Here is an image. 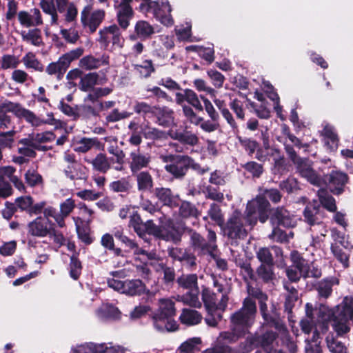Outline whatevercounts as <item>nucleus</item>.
Wrapping results in <instances>:
<instances>
[{"mask_svg": "<svg viewBox=\"0 0 353 353\" xmlns=\"http://www.w3.org/2000/svg\"><path fill=\"white\" fill-rule=\"evenodd\" d=\"M107 64H108V57L105 55L99 59L92 55L85 56L79 61V66L85 70L96 69Z\"/></svg>", "mask_w": 353, "mask_h": 353, "instance_id": "27", "label": "nucleus"}, {"mask_svg": "<svg viewBox=\"0 0 353 353\" xmlns=\"http://www.w3.org/2000/svg\"><path fill=\"white\" fill-rule=\"evenodd\" d=\"M274 265L261 264L256 270V276L257 279L261 280L265 283H268L274 278Z\"/></svg>", "mask_w": 353, "mask_h": 353, "instance_id": "35", "label": "nucleus"}, {"mask_svg": "<svg viewBox=\"0 0 353 353\" xmlns=\"http://www.w3.org/2000/svg\"><path fill=\"white\" fill-rule=\"evenodd\" d=\"M74 201L72 199H67L64 202L60 204L59 221H61L63 228L65 226V219L69 216L74 208Z\"/></svg>", "mask_w": 353, "mask_h": 353, "instance_id": "58", "label": "nucleus"}, {"mask_svg": "<svg viewBox=\"0 0 353 353\" xmlns=\"http://www.w3.org/2000/svg\"><path fill=\"white\" fill-rule=\"evenodd\" d=\"M182 107L183 113L185 117L191 123L196 125H199L203 121V118L198 117L194 111L193 108L189 105L183 103L181 105Z\"/></svg>", "mask_w": 353, "mask_h": 353, "instance_id": "63", "label": "nucleus"}, {"mask_svg": "<svg viewBox=\"0 0 353 353\" xmlns=\"http://www.w3.org/2000/svg\"><path fill=\"white\" fill-rule=\"evenodd\" d=\"M99 318L103 320L117 319L120 316L118 309L112 305H103L97 311Z\"/></svg>", "mask_w": 353, "mask_h": 353, "instance_id": "51", "label": "nucleus"}, {"mask_svg": "<svg viewBox=\"0 0 353 353\" xmlns=\"http://www.w3.org/2000/svg\"><path fill=\"white\" fill-rule=\"evenodd\" d=\"M257 196L263 198L270 203L272 202L274 204H277L281 201L283 194L276 188H263L261 189V192Z\"/></svg>", "mask_w": 353, "mask_h": 353, "instance_id": "45", "label": "nucleus"}, {"mask_svg": "<svg viewBox=\"0 0 353 353\" xmlns=\"http://www.w3.org/2000/svg\"><path fill=\"white\" fill-rule=\"evenodd\" d=\"M241 168L250 174L252 179H259L264 172L263 165L254 161H250L245 164H242Z\"/></svg>", "mask_w": 353, "mask_h": 353, "instance_id": "49", "label": "nucleus"}, {"mask_svg": "<svg viewBox=\"0 0 353 353\" xmlns=\"http://www.w3.org/2000/svg\"><path fill=\"white\" fill-rule=\"evenodd\" d=\"M256 313V301L247 296L243 299L241 307L230 315V324L247 334L255 323Z\"/></svg>", "mask_w": 353, "mask_h": 353, "instance_id": "3", "label": "nucleus"}, {"mask_svg": "<svg viewBox=\"0 0 353 353\" xmlns=\"http://www.w3.org/2000/svg\"><path fill=\"white\" fill-rule=\"evenodd\" d=\"M157 271L161 270L163 272V282L165 284L168 285L173 283L175 280L176 273L173 267H168L165 263H161L158 265Z\"/></svg>", "mask_w": 353, "mask_h": 353, "instance_id": "61", "label": "nucleus"}, {"mask_svg": "<svg viewBox=\"0 0 353 353\" xmlns=\"http://www.w3.org/2000/svg\"><path fill=\"white\" fill-rule=\"evenodd\" d=\"M290 259L292 262V267L301 272L303 277L308 276L307 268L310 264L298 251L294 250L290 254Z\"/></svg>", "mask_w": 353, "mask_h": 353, "instance_id": "31", "label": "nucleus"}, {"mask_svg": "<svg viewBox=\"0 0 353 353\" xmlns=\"http://www.w3.org/2000/svg\"><path fill=\"white\" fill-rule=\"evenodd\" d=\"M91 5L85 6L81 12V22L84 27L89 28L91 32L96 31L105 17L103 10H97L93 12Z\"/></svg>", "mask_w": 353, "mask_h": 353, "instance_id": "14", "label": "nucleus"}, {"mask_svg": "<svg viewBox=\"0 0 353 353\" xmlns=\"http://www.w3.org/2000/svg\"><path fill=\"white\" fill-rule=\"evenodd\" d=\"M201 299L208 313L212 314L217 310L216 294L208 288L203 287L201 292Z\"/></svg>", "mask_w": 353, "mask_h": 353, "instance_id": "38", "label": "nucleus"}, {"mask_svg": "<svg viewBox=\"0 0 353 353\" xmlns=\"http://www.w3.org/2000/svg\"><path fill=\"white\" fill-rule=\"evenodd\" d=\"M190 156L188 154H168L161 155L160 159L165 165V171L172 179L183 180L189 172Z\"/></svg>", "mask_w": 353, "mask_h": 353, "instance_id": "5", "label": "nucleus"}, {"mask_svg": "<svg viewBox=\"0 0 353 353\" xmlns=\"http://www.w3.org/2000/svg\"><path fill=\"white\" fill-rule=\"evenodd\" d=\"M259 345L262 350H276L272 347V344L278 337V334L272 330H267L264 333L258 334Z\"/></svg>", "mask_w": 353, "mask_h": 353, "instance_id": "33", "label": "nucleus"}, {"mask_svg": "<svg viewBox=\"0 0 353 353\" xmlns=\"http://www.w3.org/2000/svg\"><path fill=\"white\" fill-rule=\"evenodd\" d=\"M347 303H350L347 299L343 305H336V319L334 320V330L339 336L347 333L350 330L347 323L353 319V311L347 306Z\"/></svg>", "mask_w": 353, "mask_h": 353, "instance_id": "13", "label": "nucleus"}, {"mask_svg": "<svg viewBox=\"0 0 353 353\" xmlns=\"http://www.w3.org/2000/svg\"><path fill=\"white\" fill-rule=\"evenodd\" d=\"M69 3V0H41L39 6L46 14L50 16V24L54 26L58 24V12H64Z\"/></svg>", "mask_w": 353, "mask_h": 353, "instance_id": "15", "label": "nucleus"}, {"mask_svg": "<svg viewBox=\"0 0 353 353\" xmlns=\"http://www.w3.org/2000/svg\"><path fill=\"white\" fill-rule=\"evenodd\" d=\"M269 222L272 227V234L276 235L281 228L294 227V216L284 206L273 207L270 212Z\"/></svg>", "mask_w": 353, "mask_h": 353, "instance_id": "11", "label": "nucleus"}, {"mask_svg": "<svg viewBox=\"0 0 353 353\" xmlns=\"http://www.w3.org/2000/svg\"><path fill=\"white\" fill-rule=\"evenodd\" d=\"M315 312L317 316V321L321 322L323 326L329 321H334V320L336 319V306L332 310L323 304H320L319 308L315 309Z\"/></svg>", "mask_w": 353, "mask_h": 353, "instance_id": "28", "label": "nucleus"}, {"mask_svg": "<svg viewBox=\"0 0 353 353\" xmlns=\"http://www.w3.org/2000/svg\"><path fill=\"white\" fill-rule=\"evenodd\" d=\"M297 172L310 183L316 185L319 183V177L312 168V162L307 158H300L293 163Z\"/></svg>", "mask_w": 353, "mask_h": 353, "instance_id": "21", "label": "nucleus"}, {"mask_svg": "<svg viewBox=\"0 0 353 353\" xmlns=\"http://www.w3.org/2000/svg\"><path fill=\"white\" fill-rule=\"evenodd\" d=\"M186 49L196 52L199 57L205 60L208 64L212 63L214 60V50L213 48L190 46L187 47Z\"/></svg>", "mask_w": 353, "mask_h": 353, "instance_id": "50", "label": "nucleus"}, {"mask_svg": "<svg viewBox=\"0 0 353 353\" xmlns=\"http://www.w3.org/2000/svg\"><path fill=\"white\" fill-rule=\"evenodd\" d=\"M3 110L12 112L17 117L24 119L27 122L33 121L37 124V119L34 117V113L28 109L24 108L18 103H14L6 101L1 105Z\"/></svg>", "mask_w": 353, "mask_h": 353, "instance_id": "22", "label": "nucleus"}, {"mask_svg": "<svg viewBox=\"0 0 353 353\" xmlns=\"http://www.w3.org/2000/svg\"><path fill=\"white\" fill-rule=\"evenodd\" d=\"M264 324L268 327H274L277 331H283L285 330V326L279 316L276 314H270L267 313L265 317H262Z\"/></svg>", "mask_w": 353, "mask_h": 353, "instance_id": "57", "label": "nucleus"}, {"mask_svg": "<svg viewBox=\"0 0 353 353\" xmlns=\"http://www.w3.org/2000/svg\"><path fill=\"white\" fill-rule=\"evenodd\" d=\"M161 6L164 10L156 11L154 17L163 25L167 27L172 26L174 24V19L170 14L172 11L171 6L168 1H166L165 3H162Z\"/></svg>", "mask_w": 353, "mask_h": 353, "instance_id": "32", "label": "nucleus"}, {"mask_svg": "<svg viewBox=\"0 0 353 353\" xmlns=\"http://www.w3.org/2000/svg\"><path fill=\"white\" fill-rule=\"evenodd\" d=\"M176 314L174 303L169 299L161 300L159 310L153 316L154 325L160 331H175L177 323L173 319Z\"/></svg>", "mask_w": 353, "mask_h": 353, "instance_id": "7", "label": "nucleus"}, {"mask_svg": "<svg viewBox=\"0 0 353 353\" xmlns=\"http://www.w3.org/2000/svg\"><path fill=\"white\" fill-rule=\"evenodd\" d=\"M190 235V243L193 250L198 256L210 255L215 258L214 251L217 249L216 234L214 231L209 230L207 238L203 236L200 233L192 231Z\"/></svg>", "mask_w": 353, "mask_h": 353, "instance_id": "9", "label": "nucleus"}, {"mask_svg": "<svg viewBox=\"0 0 353 353\" xmlns=\"http://www.w3.org/2000/svg\"><path fill=\"white\" fill-rule=\"evenodd\" d=\"M239 347L243 353H250L254 349L261 347L258 333L248 336L244 341L240 343Z\"/></svg>", "mask_w": 353, "mask_h": 353, "instance_id": "47", "label": "nucleus"}, {"mask_svg": "<svg viewBox=\"0 0 353 353\" xmlns=\"http://www.w3.org/2000/svg\"><path fill=\"white\" fill-rule=\"evenodd\" d=\"M137 210L134 211V232L141 238L144 234L145 230H139L138 228H141V225L145 224L150 219L144 220L143 219V214L145 212L153 214L157 210V208L150 201H146L141 203L140 206L137 207Z\"/></svg>", "mask_w": 353, "mask_h": 353, "instance_id": "18", "label": "nucleus"}, {"mask_svg": "<svg viewBox=\"0 0 353 353\" xmlns=\"http://www.w3.org/2000/svg\"><path fill=\"white\" fill-rule=\"evenodd\" d=\"M21 61L27 69H32L39 72H42L44 70V65L32 52H27L22 57Z\"/></svg>", "mask_w": 353, "mask_h": 353, "instance_id": "36", "label": "nucleus"}, {"mask_svg": "<svg viewBox=\"0 0 353 353\" xmlns=\"http://www.w3.org/2000/svg\"><path fill=\"white\" fill-rule=\"evenodd\" d=\"M24 178L27 184L30 187L41 185L43 183L41 175L33 168L28 169L26 171Z\"/></svg>", "mask_w": 353, "mask_h": 353, "instance_id": "56", "label": "nucleus"}, {"mask_svg": "<svg viewBox=\"0 0 353 353\" xmlns=\"http://www.w3.org/2000/svg\"><path fill=\"white\" fill-rule=\"evenodd\" d=\"M134 112L144 120L154 119V122L163 128H170L175 124L174 112L166 105H150L145 102H137Z\"/></svg>", "mask_w": 353, "mask_h": 353, "instance_id": "2", "label": "nucleus"}, {"mask_svg": "<svg viewBox=\"0 0 353 353\" xmlns=\"http://www.w3.org/2000/svg\"><path fill=\"white\" fill-rule=\"evenodd\" d=\"M65 176L70 180H86L88 170L85 166L77 162L71 165H66L64 170Z\"/></svg>", "mask_w": 353, "mask_h": 353, "instance_id": "24", "label": "nucleus"}, {"mask_svg": "<svg viewBox=\"0 0 353 353\" xmlns=\"http://www.w3.org/2000/svg\"><path fill=\"white\" fill-rule=\"evenodd\" d=\"M141 255L144 258L145 261L142 262L141 259L139 256H134V261H140L142 264H135L137 272L139 274L143 279H148L149 276L151 274V271L148 265V260H152L154 259L155 253L148 252L145 250H142L141 252Z\"/></svg>", "mask_w": 353, "mask_h": 353, "instance_id": "25", "label": "nucleus"}, {"mask_svg": "<svg viewBox=\"0 0 353 353\" xmlns=\"http://www.w3.org/2000/svg\"><path fill=\"white\" fill-rule=\"evenodd\" d=\"M119 28L116 25H112L109 27L104 28L99 31L100 37L99 41L105 47H107L110 42L114 37V34H117Z\"/></svg>", "mask_w": 353, "mask_h": 353, "instance_id": "52", "label": "nucleus"}, {"mask_svg": "<svg viewBox=\"0 0 353 353\" xmlns=\"http://www.w3.org/2000/svg\"><path fill=\"white\" fill-rule=\"evenodd\" d=\"M19 59L12 54H4L0 60V68L1 70L17 68L19 64Z\"/></svg>", "mask_w": 353, "mask_h": 353, "instance_id": "59", "label": "nucleus"}, {"mask_svg": "<svg viewBox=\"0 0 353 353\" xmlns=\"http://www.w3.org/2000/svg\"><path fill=\"white\" fill-rule=\"evenodd\" d=\"M176 282L179 288L187 292L181 296V301L192 307H201V303L199 301V295L200 293L198 285V276L196 274H183L179 276Z\"/></svg>", "mask_w": 353, "mask_h": 353, "instance_id": "6", "label": "nucleus"}, {"mask_svg": "<svg viewBox=\"0 0 353 353\" xmlns=\"http://www.w3.org/2000/svg\"><path fill=\"white\" fill-rule=\"evenodd\" d=\"M302 214L303 221L310 228L316 225L325 228L323 220L325 218V213L323 209L320 208L317 200L313 199L312 201H309ZM324 232H327L325 228H324Z\"/></svg>", "mask_w": 353, "mask_h": 353, "instance_id": "12", "label": "nucleus"}, {"mask_svg": "<svg viewBox=\"0 0 353 353\" xmlns=\"http://www.w3.org/2000/svg\"><path fill=\"white\" fill-rule=\"evenodd\" d=\"M110 288H113L122 294L131 295L132 291V283L130 280L121 281L117 279H110L108 281Z\"/></svg>", "mask_w": 353, "mask_h": 353, "instance_id": "39", "label": "nucleus"}, {"mask_svg": "<svg viewBox=\"0 0 353 353\" xmlns=\"http://www.w3.org/2000/svg\"><path fill=\"white\" fill-rule=\"evenodd\" d=\"M329 190L333 194L339 196L345 192V187L349 181V176L340 170H332L328 174Z\"/></svg>", "mask_w": 353, "mask_h": 353, "instance_id": "19", "label": "nucleus"}, {"mask_svg": "<svg viewBox=\"0 0 353 353\" xmlns=\"http://www.w3.org/2000/svg\"><path fill=\"white\" fill-rule=\"evenodd\" d=\"M179 215L182 219L198 218L200 212L195 205L188 201H182L179 205Z\"/></svg>", "mask_w": 353, "mask_h": 353, "instance_id": "30", "label": "nucleus"}, {"mask_svg": "<svg viewBox=\"0 0 353 353\" xmlns=\"http://www.w3.org/2000/svg\"><path fill=\"white\" fill-rule=\"evenodd\" d=\"M327 346L332 353H347V348L344 344L338 341L333 334H330L325 339Z\"/></svg>", "mask_w": 353, "mask_h": 353, "instance_id": "54", "label": "nucleus"}, {"mask_svg": "<svg viewBox=\"0 0 353 353\" xmlns=\"http://www.w3.org/2000/svg\"><path fill=\"white\" fill-rule=\"evenodd\" d=\"M85 161L92 164L94 170L103 173H105L110 168V161L108 159L107 157L102 153L98 154L92 160L85 159Z\"/></svg>", "mask_w": 353, "mask_h": 353, "instance_id": "42", "label": "nucleus"}, {"mask_svg": "<svg viewBox=\"0 0 353 353\" xmlns=\"http://www.w3.org/2000/svg\"><path fill=\"white\" fill-rule=\"evenodd\" d=\"M99 75L96 72H90L85 74L80 79L79 87L83 92L92 89L98 83Z\"/></svg>", "mask_w": 353, "mask_h": 353, "instance_id": "48", "label": "nucleus"}, {"mask_svg": "<svg viewBox=\"0 0 353 353\" xmlns=\"http://www.w3.org/2000/svg\"><path fill=\"white\" fill-rule=\"evenodd\" d=\"M138 230H145V234L141 237L144 241L149 243L150 236L157 240L171 242L178 245L181 242L182 236L188 229L183 221L174 219L170 216L163 215L159 218V224H155L152 220L148 221Z\"/></svg>", "mask_w": 353, "mask_h": 353, "instance_id": "1", "label": "nucleus"}, {"mask_svg": "<svg viewBox=\"0 0 353 353\" xmlns=\"http://www.w3.org/2000/svg\"><path fill=\"white\" fill-rule=\"evenodd\" d=\"M114 351L113 347L107 346L105 344L89 343L81 345L75 351L76 353H105Z\"/></svg>", "mask_w": 353, "mask_h": 353, "instance_id": "40", "label": "nucleus"}, {"mask_svg": "<svg viewBox=\"0 0 353 353\" xmlns=\"http://www.w3.org/2000/svg\"><path fill=\"white\" fill-rule=\"evenodd\" d=\"M21 35L23 41L31 43L34 46L39 47L43 44L41 31L39 29L22 31Z\"/></svg>", "mask_w": 353, "mask_h": 353, "instance_id": "43", "label": "nucleus"}, {"mask_svg": "<svg viewBox=\"0 0 353 353\" xmlns=\"http://www.w3.org/2000/svg\"><path fill=\"white\" fill-rule=\"evenodd\" d=\"M138 190L141 192L150 191L153 188V179L148 172H141L137 175Z\"/></svg>", "mask_w": 353, "mask_h": 353, "instance_id": "44", "label": "nucleus"}, {"mask_svg": "<svg viewBox=\"0 0 353 353\" xmlns=\"http://www.w3.org/2000/svg\"><path fill=\"white\" fill-rule=\"evenodd\" d=\"M83 53L82 48H77L63 54L57 61L50 63L46 68V72L49 75H57L60 79L67 69L70 63L79 59Z\"/></svg>", "mask_w": 353, "mask_h": 353, "instance_id": "10", "label": "nucleus"}, {"mask_svg": "<svg viewBox=\"0 0 353 353\" xmlns=\"http://www.w3.org/2000/svg\"><path fill=\"white\" fill-rule=\"evenodd\" d=\"M273 207L268 201L257 196L252 201L248 203L245 210V220L251 227H254L259 221L265 223L269 221L270 212Z\"/></svg>", "mask_w": 353, "mask_h": 353, "instance_id": "4", "label": "nucleus"}, {"mask_svg": "<svg viewBox=\"0 0 353 353\" xmlns=\"http://www.w3.org/2000/svg\"><path fill=\"white\" fill-rule=\"evenodd\" d=\"M92 148L101 149V144L97 138H82L77 143L74 150L81 153H85Z\"/></svg>", "mask_w": 353, "mask_h": 353, "instance_id": "34", "label": "nucleus"}, {"mask_svg": "<svg viewBox=\"0 0 353 353\" xmlns=\"http://www.w3.org/2000/svg\"><path fill=\"white\" fill-rule=\"evenodd\" d=\"M134 31L139 38L145 39L154 33V29L146 21H138L134 26Z\"/></svg>", "mask_w": 353, "mask_h": 353, "instance_id": "46", "label": "nucleus"}, {"mask_svg": "<svg viewBox=\"0 0 353 353\" xmlns=\"http://www.w3.org/2000/svg\"><path fill=\"white\" fill-rule=\"evenodd\" d=\"M179 319L182 324L194 325L201 321L202 316L196 310L185 308L182 310Z\"/></svg>", "mask_w": 353, "mask_h": 353, "instance_id": "29", "label": "nucleus"}, {"mask_svg": "<svg viewBox=\"0 0 353 353\" xmlns=\"http://www.w3.org/2000/svg\"><path fill=\"white\" fill-rule=\"evenodd\" d=\"M52 225L50 220L39 216L28 223L27 232L34 237H46L52 232Z\"/></svg>", "mask_w": 353, "mask_h": 353, "instance_id": "16", "label": "nucleus"}, {"mask_svg": "<svg viewBox=\"0 0 353 353\" xmlns=\"http://www.w3.org/2000/svg\"><path fill=\"white\" fill-rule=\"evenodd\" d=\"M143 137L146 139L150 140H165V131H163L156 128H152L145 125L144 127L141 128V130L139 132Z\"/></svg>", "mask_w": 353, "mask_h": 353, "instance_id": "41", "label": "nucleus"}, {"mask_svg": "<svg viewBox=\"0 0 353 353\" xmlns=\"http://www.w3.org/2000/svg\"><path fill=\"white\" fill-rule=\"evenodd\" d=\"M201 340L200 338H192L183 342L178 348L179 353H194L196 345L200 344Z\"/></svg>", "mask_w": 353, "mask_h": 353, "instance_id": "64", "label": "nucleus"}, {"mask_svg": "<svg viewBox=\"0 0 353 353\" xmlns=\"http://www.w3.org/2000/svg\"><path fill=\"white\" fill-rule=\"evenodd\" d=\"M208 214L212 221L217 223L218 225L222 226L224 224L223 215L221 212V208L218 204L215 203H212L208 210Z\"/></svg>", "mask_w": 353, "mask_h": 353, "instance_id": "60", "label": "nucleus"}, {"mask_svg": "<svg viewBox=\"0 0 353 353\" xmlns=\"http://www.w3.org/2000/svg\"><path fill=\"white\" fill-rule=\"evenodd\" d=\"M154 196L162 206L171 209L178 208L179 205V195L174 194L169 188L157 187L153 191Z\"/></svg>", "mask_w": 353, "mask_h": 353, "instance_id": "17", "label": "nucleus"}, {"mask_svg": "<svg viewBox=\"0 0 353 353\" xmlns=\"http://www.w3.org/2000/svg\"><path fill=\"white\" fill-rule=\"evenodd\" d=\"M331 251L335 258L341 262L345 268L349 267V255L345 253L343 250L336 243L332 244Z\"/></svg>", "mask_w": 353, "mask_h": 353, "instance_id": "62", "label": "nucleus"}, {"mask_svg": "<svg viewBox=\"0 0 353 353\" xmlns=\"http://www.w3.org/2000/svg\"><path fill=\"white\" fill-rule=\"evenodd\" d=\"M236 138L241 146L244 149L247 154L250 157H252L255 153V151L258 149L260 145L259 143L251 138L243 137L241 136H237Z\"/></svg>", "mask_w": 353, "mask_h": 353, "instance_id": "53", "label": "nucleus"}, {"mask_svg": "<svg viewBox=\"0 0 353 353\" xmlns=\"http://www.w3.org/2000/svg\"><path fill=\"white\" fill-rule=\"evenodd\" d=\"M319 205L321 209H325L329 212H336L337 205L335 199L327 192H322L318 194Z\"/></svg>", "mask_w": 353, "mask_h": 353, "instance_id": "37", "label": "nucleus"}, {"mask_svg": "<svg viewBox=\"0 0 353 353\" xmlns=\"http://www.w3.org/2000/svg\"><path fill=\"white\" fill-rule=\"evenodd\" d=\"M246 334L230 324V330L221 332L218 337L219 341L225 344H233L236 343L240 339L243 338Z\"/></svg>", "mask_w": 353, "mask_h": 353, "instance_id": "26", "label": "nucleus"}, {"mask_svg": "<svg viewBox=\"0 0 353 353\" xmlns=\"http://www.w3.org/2000/svg\"><path fill=\"white\" fill-rule=\"evenodd\" d=\"M221 227L223 235L228 237L232 245H238L240 240L247 237L248 232L238 210H235Z\"/></svg>", "mask_w": 353, "mask_h": 353, "instance_id": "8", "label": "nucleus"}, {"mask_svg": "<svg viewBox=\"0 0 353 353\" xmlns=\"http://www.w3.org/2000/svg\"><path fill=\"white\" fill-rule=\"evenodd\" d=\"M175 100L178 105H182L186 101L190 105L194 108L196 112H201L203 110L197 94L191 89L187 88L183 90V92H176L175 94Z\"/></svg>", "mask_w": 353, "mask_h": 353, "instance_id": "23", "label": "nucleus"}, {"mask_svg": "<svg viewBox=\"0 0 353 353\" xmlns=\"http://www.w3.org/2000/svg\"><path fill=\"white\" fill-rule=\"evenodd\" d=\"M46 117L47 118L45 120H42L37 116H36V114H34V117L37 119V124H34L33 121H29V123H31V125L34 127H39L43 124H48L52 125L54 127L55 129L61 128L63 127V123L60 120L56 119L54 117V114L52 112L48 113Z\"/></svg>", "mask_w": 353, "mask_h": 353, "instance_id": "55", "label": "nucleus"}, {"mask_svg": "<svg viewBox=\"0 0 353 353\" xmlns=\"http://www.w3.org/2000/svg\"><path fill=\"white\" fill-rule=\"evenodd\" d=\"M17 18L21 26L25 28L39 26L43 23L41 12L36 8L29 11L19 12Z\"/></svg>", "mask_w": 353, "mask_h": 353, "instance_id": "20", "label": "nucleus"}]
</instances>
